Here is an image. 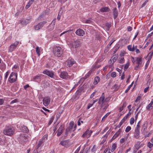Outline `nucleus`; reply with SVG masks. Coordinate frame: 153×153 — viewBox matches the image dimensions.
<instances>
[{
    "label": "nucleus",
    "instance_id": "46",
    "mask_svg": "<svg viewBox=\"0 0 153 153\" xmlns=\"http://www.w3.org/2000/svg\"><path fill=\"white\" fill-rule=\"evenodd\" d=\"M131 129V128L130 126H128L125 129V132L127 133Z\"/></svg>",
    "mask_w": 153,
    "mask_h": 153
},
{
    "label": "nucleus",
    "instance_id": "5",
    "mask_svg": "<svg viewBox=\"0 0 153 153\" xmlns=\"http://www.w3.org/2000/svg\"><path fill=\"white\" fill-rule=\"evenodd\" d=\"M42 73L51 78H54V72L52 71H49L48 69H45L44 71Z\"/></svg>",
    "mask_w": 153,
    "mask_h": 153
},
{
    "label": "nucleus",
    "instance_id": "38",
    "mask_svg": "<svg viewBox=\"0 0 153 153\" xmlns=\"http://www.w3.org/2000/svg\"><path fill=\"white\" fill-rule=\"evenodd\" d=\"M74 125V122L73 121L69 123V128L72 130L73 127Z\"/></svg>",
    "mask_w": 153,
    "mask_h": 153
},
{
    "label": "nucleus",
    "instance_id": "26",
    "mask_svg": "<svg viewBox=\"0 0 153 153\" xmlns=\"http://www.w3.org/2000/svg\"><path fill=\"white\" fill-rule=\"evenodd\" d=\"M136 61V63L137 64H138L139 65H142V62L141 61V58H137Z\"/></svg>",
    "mask_w": 153,
    "mask_h": 153
},
{
    "label": "nucleus",
    "instance_id": "25",
    "mask_svg": "<svg viewBox=\"0 0 153 153\" xmlns=\"http://www.w3.org/2000/svg\"><path fill=\"white\" fill-rule=\"evenodd\" d=\"M80 42L79 40H77L75 41L74 42L75 48H76L79 47L80 45Z\"/></svg>",
    "mask_w": 153,
    "mask_h": 153
},
{
    "label": "nucleus",
    "instance_id": "39",
    "mask_svg": "<svg viewBox=\"0 0 153 153\" xmlns=\"http://www.w3.org/2000/svg\"><path fill=\"white\" fill-rule=\"evenodd\" d=\"M131 111H129L128 114L124 117V119H126V120L129 117V116L131 115Z\"/></svg>",
    "mask_w": 153,
    "mask_h": 153
},
{
    "label": "nucleus",
    "instance_id": "36",
    "mask_svg": "<svg viewBox=\"0 0 153 153\" xmlns=\"http://www.w3.org/2000/svg\"><path fill=\"white\" fill-rule=\"evenodd\" d=\"M118 61L119 63L121 64L123 63L124 62L123 57H122L119 58L118 59Z\"/></svg>",
    "mask_w": 153,
    "mask_h": 153
},
{
    "label": "nucleus",
    "instance_id": "21",
    "mask_svg": "<svg viewBox=\"0 0 153 153\" xmlns=\"http://www.w3.org/2000/svg\"><path fill=\"white\" fill-rule=\"evenodd\" d=\"M68 144V140H65L61 141L59 143V144L62 146H67Z\"/></svg>",
    "mask_w": 153,
    "mask_h": 153
},
{
    "label": "nucleus",
    "instance_id": "2",
    "mask_svg": "<svg viewBox=\"0 0 153 153\" xmlns=\"http://www.w3.org/2000/svg\"><path fill=\"white\" fill-rule=\"evenodd\" d=\"M140 122L137 123L136 127L135 128L134 131L133 133L134 137L136 139H138L140 137V126L139 124Z\"/></svg>",
    "mask_w": 153,
    "mask_h": 153
},
{
    "label": "nucleus",
    "instance_id": "20",
    "mask_svg": "<svg viewBox=\"0 0 153 153\" xmlns=\"http://www.w3.org/2000/svg\"><path fill=\"white\" fill-rule=\"evenodd\" d=\"M127 105V103L126 102L124 101L123 102V104L122 105H121L120 107L119 108V112H121L123 109L126 107V105Z\"/></svg>",
    "mask_w": 153,
    "mask_h": 153
},
{
    "label": "nucleus",
    "instance_id": "61",
    "mask_svg": "<svg viewBox=\"0 0 153 153\" xmlns=\"http://www.w3.org/2000/svg\"><path fill=\"white\" fill-rule=\"evenodd\" d=\"M149 87H147L145 88L144 90V93H146L149 90Z\"/></svg>",
    "mask_w": 153,
    "mask_h": 153
},
{
    "label": "nucleus",
    "instance_id": "11",
    "mask_svg": "<svg viewBox=\"0 0 153 153\" xmlns=\"http://www.w3.org/2000/svg\"><path fill=\"white\" fill-rule=\"evenodd\" d=\"M46 21H43L39 22L36 25H35L34 26L35 29H41L42 28L44 25L46 23Z\"/></svg>",
    "mask_w": 153,
    "mask_h": 153
},
{
    "label": "nucleus",
    "instance_id": "32",
    "mask_svg": "<svg viewBox=\"0 0 153 153\" xmlns=\"http://www.w3.org/2000/svg\"><path fill=\"white\" fill-rule=\"evenodd\" d=\"M135 147L137 150L141 147V145L140 143L138 142L135 145Z\"/></svg>",
    "mask_w": 153,
    "mask_h": 153
},
{
    "label": "nucleus",
    "instance_id": "53",
    "mask_svg": "<svg viewBox=\"0 0 153 153\" xmlns=\"http://www.w3.org/2000/svg\"><path fill=\"white\" fill-rule=\"evenodd\" d=\"M150 61H149V60H148L146 62V63L145 65V69H146L147 68L149 64Z\"/></svg>",
    "mask_w": 153,
    "mask_h": 153
},
{
    "label": "nucleus",
    "instance_id": "17",
    "mask_svg": "<svg viewBox=\"0 0 153 153\" xmlns=\"http://www.w3.org/2000/svg\"><path fill=\"white\" fill-rule=\"evenodd\" d=\"M114 19L116 18L118 16V12L116 7L114 8L112 10Z\"/></svg>",
    "mask_w": 153,
    "mask_h": 153
},
{
    "label": "nucleus",
    "instance_id": "1",
    "mask_svg": "<svg viewBox=\"0 0 153 153\" xmlns=\"http://www.w3.org/2000/svg\"><path fill=\"white\" fill-rule=\"evenodd\" d=\"M14 129L12 126H6L4 130V133L5 135L11 136L14 134Z\"/></svg>",
    "mask_w": 153,
    "mask_h": 153
},
{
    "label": "nucleus",
    "instance_id": "6",
    "mask_svg": "<svg viewBox=\"0 0 153 153\" xmlns=\"http://www.w3.org/2000/svg\"><path fill=\"white\" fill-rule=\"evenodd\" d=\"M18 140L20 143L24 144L27 140V137L25 134H21L18 137Z\"/></svg>",
    "mask_w": 153,
    "mask_h": 153
},
{
    "label": "nucleus",
    "instance_id": "64",
    "mask_svg": "<svg viewBox=\"0 0 153 153\" xmlns=\"http://www.w3.org/2000/svg\"><path fill=\"white\" fill-rule=\"evenodd\" d=\"M93 105V104H89V105L87 107V109H89L91 107H92Z\"/></svg>",
    "mask_w": 153,
    "mask_h": 153
},
{
    "label": "nucleus",
    "instance_id": "35",
    "mask_svg": "<svg viewBox=\"0 0 153 153\" xmlns=\"http://www.w3.org/2000/svg\"><path fill=\"white\" fill-rule=\"evenodd\" d=\"M85 22L87 24H91L92 23V21L91 19H85Z\"/></svg>",
    "mask_w": 153,
    "mask_h": 153
},
{
    "label": "nucleus",
    "instance_id": "55",
    "mask_svg": "<svg viewBox=\"0 0 153 153\" xmlns=\"http://www.w3.org/2000/svg\"><path fill=\"white\" fill-rule=\"evenodd\" d=\"M129 65V64L128 63H126V64L124 66V70H125L126 69H127L128 68V67Z\"/></svg>",
    "mask_w": 153,
    "mask_h": 153
},
{
    "label": "nucleus",
    "instance_id": "12",
    "mask_svg": "<svg viewBox=\"0 0 153 153\" xmlns=\"http://www.w3.org/2000/svg\"><path fill=\"white\" fill-rule=\"evenodd\" d=\"M67 65L68 67L71 66L74 64L75 63V62L74 59H69L67 60Z\"/></svg>",
    "mask_w": 153,
    "mask_h": 153
},
{
    "label": "nucleus",
    "instance_id": "16",
    "mask_svg": "<svg viewBox=\"0 0 153 153\" xmlns=\"http://www.w3.org/2000/svg\"><path fill=\"white\" fill-rule=\"evenodd\" d=\"M64 126L62 125H61L59 127V128L57 130V135L58 136H60L62 133V131L63 129Z\"/></svg>",
    "mask_w": 153,
    "mask_h": 153
},
{
    "label": "nucleus",
    "instance_id": "43",
    "mask_svg": "<svg viewBox=\"0 0 153 153\" xmlns=\"http://www.w3.org/2000/svg\"><path fill=\"white\" fill-rule=\"evenodd\" d=\"M127 48L128 50L130 51L133 52L134 51V50L132 49V45H129L127 46Z\"/></svg>",
    "mask_w": 153,
    "mask_h": 153
},
{
    "label": "nucleus",
    "instance_id": "23",
    "mask_svg": "<svg viewBox=\"0 0 153 153\" xmlns=\"http://www.w3.org/2000/svg\"><path fill=\"white\" fill-rule=\"evenodd\" d=\"M34 1V0H29L27 4L25 6V8L26 9L29 8L30 5L33 4Z\"/></svg>",
    "mask_w": 153,
    "mask_h": 153
},
{
    "label": "nucleus",
    "instance_id": "60",
    "mask_svg": "<svg viewBox=\"0 0 153 153\" xmlns=\"http://www.w3.org/2000/svg\"><path fill=\"white\" fill-rule=\"evenodd\" d=\"M109 114L108 113L106 114L102 118V120H105V119L108 116Z\"/></svg>",
    "mask_w": 153,
    "mask_h": 153
},
{
    "label": "nucleus",
    "instance_id": "24",
    "mask_svg": "<svg viewBox=\"0 0 153 153\" xmlns=\"http://www.w3.org/2000/svg\"><path fill=\"white\" fill-rule=\"evenodd\" d=\"M100 80V79L99 77L98 76L96 77L94 79V81L93 82L94 84L95 85H97L98 82H99Z\"/></svg>",
    "mask_w": 153,
    "mask_h": 153
},
{
    "label": "nucleus",
    "instance_id": "19",
    "mask_svg": "<svg viewBox=\"0 0 153 153\" xmlns=\"http://www.w3.org/2000/svg\"><path fill=\"white\" fill-rule=\"evenodd\" d=\"M153 104V101H152L146 107L147 110L150 111L152 108V105Z\"/></svg>",
    "mask_w": 153,
    "mask_h": 153
},
{
    "label": "nucleus",
    "instance_id": "45",
    "mask_svg": "<svg viewBox=\"0 0 153 153\" xmlns=\"http://www.w3.org/2000/svg\"><path fill=\"white\" fill-rule=\"evenodd\" d=\"M73 130H71L68 127L66 128V130L65 134L67 135L68 134L69 132H71Z\"/></svg>",
    "mask_w": 153,
    "mask_h": 153
},
{
    "label": "nucleus",
    "instance_id": "10",
    "mask_svg": "<svg viewBox=\"0 0 153 153\" xmlns=\"http://www.w3.org/2000/svg\"><path fill=\"white\" fill-rule=\"evenodd\" d=\"M92 133V131L88 129L82 135V137L83 138L88 137V138H89L90 137Z\"/></svg>",
    "mask_w": 153,
    "mask_h": 153
},
{
    "label": "nucleus",
    "instance_id": "14",
    "mask_svg": "<svg viewBox=\"0 0 153 153\" xmlns=\"http://www.w3.org/2000/svg\"><path fill=\"white\" fill-rule=\"evenodd\" d=\"M60 76L62 78L65 79L68 77V74L67 72L63 71L61 72Z\"/></svg>",
    "mask_w": 153,
    "mask_h": 153
},
{
    "label": "nucleus",
    "instance_id": "7",
    "mask_svg": "<svg viewBox=\"0 0 153 153\" xmlns=\"http://www.w3.org/2000/svg\"><path fill=\"white\" fill-rule=\"evenodd\" d=\"M19 43V41H16L14 43L12 44L10 46L8 52H11L13 51L14 49L16 48Z\"/></svg>",
    "mask_w": 153,
    "mask_h": 153
},
{
    "label": "nucleus",
    "instance_id": "52",
    "mask_svg": "<svg viewBox=\"0 0 153 153\" xmlns=\"http://www.w3.org/2000/svg\"><path fill=\"white\" fill-rule=\"evenodd\" d=\"M142 66V65H139L138 64H137V65L135 66L134 68V69L135 70H137L139 68L141 67Z\"/></svg>",
    "mask_w": 153,
    "mask_h": 153
},
{
    "label": "nucleus",
    "instance_id": "59",
    "mask_svg": "<svg viewBox=\"0 0 153 153\" xmlns=\"http://www.w3.org/2000/svg\"><path fill=\"white\" fill-rule=\"evenodd\" d=\"M9 74V72L8 71H7L5 74V77H4V78L5 79H6L7 78Z\"/></svg>",
    "mask_w": 153,
    "mask_h": 153
},
{
    "label": "nucleus",
    "instance_id": "22",
    "mask_svg": "<svg viewBox=\"0 0 153 153\" xmlns=\"http://www.w3.org/2000/svg\"><path fill=\"white\" fill-rule=\"evenodd\" d=\"M21 129L22 132L24 133H27L29 132V130L27 127L24 126H22Z\"/></svg>",
    "mask_w": 153,
    "mask_h": 153
},
{
    "label": "nucleus",
    "instance_id": "8",
    "mask_svg": "<svg viewBox=\"0 0 153 153\" xmlns=\"http://www.w3.org/2000/svg\"><path fill=\"white\" fill-rule=\"evenodd\" d=\"M105 101V96L104 95V93H103L101 96L99 98L98 102L99 104L100 105L101 108L103 106V104Z\"/></svg>",
    "mask_w": 153,
    "mask_h": 153
},
{
    "label": "nucleus",
    "instance_id": "33",
    "mask_svg": "<svg viewBox=\"0 0 153 153\" xmlns=\"http://www.w3.org/2000/svg\"><path fill=\"white\" fill-rule=\"evenodd\" d=\"M116 144L114 143L112 145L111 151L112 152H113L116 148Z\"/></svg>",
    "mask_w": 153,
    "mask_h": 153
},
{
    "label": "nucleus",
    "instance_id": "49",
    "mask_svg": "<svg viewBox=\"0 0 153 153\" xmlns=\"http://www.w3.org/2000/svg\"><path fill=\"white\" fill-rule=\"evenodd\" d=\"M19 101L17 99H15V100H12V101L11 102H10V104H12L13 103L17 102Z\"/></svg>",
    "mask_w": 153,
    "mask_h": 153
},
{
    "label": "nucleus",
    "instance_id": "15",
    "mask_svg": "<svg viewBox=\"0 0 153 153\" xmlns=\"http://www.w3.org/2000/svg\"><path fill=\"white\" fill-rule=\"evenodd\" d=\"M121 131V129H119L118 131L112 137L111 140H112L115 139L119 136L120 135V133Z\"/></svg>",
    "mask_w": 153,
    "mask_h": 153
},
{
    "label": "nucleus",
    "instance_id": "58",
    "mask_svg": "<svg viewBox=\"0 0 153 153\" xmlns=\"http://www.w3.org/2000/svg\"><path fill=\"white\" fill-rule=\"evenodd\" d=\"M97 66L96 64L94 65L92 67V70H93L94 69L97 68Z\"/></svg>",
    "mask_w": 153,
    "mask_h": 153
},
{
    "label": "nucleus",
    "instance_id": "3",
    "mask_svg": "<svg viewBox=\"0 0 153 153\" xmlns=\"http://www.w3.org/2000/svg\"><path fill=\"white\" fill-rule=\"evenodd\" d=\"M63 51L60 47L56 46L54 48L53 51V53L54 56L60 57Z\"/></svg>",
    "mask_w": 153,
    "mask_h": 153
},
{
    "label": "nucleus",
    "instance_id": "56",
    "mask_svg": "<svg viewBox=\"0 0 153 153\" xmlns=\"http://www.w3.org/2000/svg\"><path fill=\"white\" fill-rule=\"evenodd\" d=\"M125 141V139L124 138H121L120 140V143L121 144L123 143Z\"/></svg>",
    "mask_w": 153,
    "mask_h": 153
},
{
    "label": "nucleus",
    "instance_id": "4",
    "mask_svg": "<svg viewBox=\"0 0 153 153\" xmlns=\"http://www.w3.org/2000/svg\"><path fill=\"white\" fill-rule=\"evenodd\" d=\"M17 78L16 73L13 72L11 73L9 78V81L10 82L13 83L15 82Z\"/></svg>",
    "mask_w": 153,
    "mask_h": 153
},
{
    "label": "nucleus",
    "instance_id": "41",
    "mask_svg": "<svg viewBox=\"0 0 153 153\" xmlns=\"http://www.w3.org/2000/svg\"><path fill=\"white\" fill-rule=\"evenodd\" d=\"M153 52H150L149 53L148 55V60H149V61L151 60V58H152V56L153 55Z\"/></svg>",
    "mask_w": 153,
    "mask_h": 153
},
{
    "label": "nucleus",
    "instance_id": "9",
    "mask_svg": "<svg viewBox=\"0 0 153 153\" xmlns=\"http://www.w3.org/2000/svg\"><path fill=\"white\" fill-rule=\"evenodd\" d=\"M50 99L49 97H45L43 100V102L44 105L45 106H48L50 102Z\"/></svg>",
    "mask_w": 153,
    "mask_h": 153
},
{
    "label": "nucleus",
    "instance_id": "30",
    "mask_svg": "<svg viewBox=\"0 0 153 153\" xmlns=\"http://www.w3.org/2000/svg\"><path fill=\"white\" fill-rule=\"evenodd\" d=\"M33 79L35 81L38 82L40 81V76H36L34 77Z\"/></svg>",
    "mask_w": 153,
    "mask_h": 153
},
{
    "label": "nucleus",
    "instance_id": "54",
    "mask_svg": "<svg viewBox=\"0 0 153 153\" xmlns=\"http://www.w3.org/2000/svg\"><path fill=\"white\" fill-rule=\"evenodd\" d=\"M111 76L112 77H115L116 76V72H113L111 73Z\"/></svg>",
    "mask_w": 153,
    "mask_h": 153
},
{
    "label": "nucleus",
    "instance_id": "50",
    "mask_svg": "<svg viewBox=\"0 0 153 153\" xmlns=\"http://www.w3.org/2000/svg\"><path fill=\"white\" fill-rule=\"evenodd\" d=\"M134 122V118L132 117L130 120V124L131 125L133 124Z\"/></svg>",
    "mask_w": 153,
    "mask_h": 153
},
{
    "label": "nucleus",
    "instance_id": "28",
    "mask_svg": "<svg viewBox=\"0 0 153 153\" xmlns=\"http://www.w3.org/2000/svg\"><path fill=\"white\" fill-rule=\"evenodd\" d=\"M118 55L117 54H115L112 57L113 62L112 64H113L116 61L118 58Z\"/></svg>",
    "mask_w": 153,
    "mask_h": 153
},
{
    "label": "nucleus",
    "instance_id": "51",
    "mask_svg": "<svg viewBox=\"0 0 153 153\" xmlns=\"http://www.w3.org/2000/svg\"><path fill=\"white\" fill-rule=\"evenodd\" d=\"M64 9V7L61 8L60 9V10L59 13V14L61 15L62 14V13L63 12Z\"/></svg>",
    "mask_w": 153,
    "mask_h": 153
},
{
    "label": "nucleus",
    "instance_id": "48",
    "mask_svg": "<svg viewBox=\"0 0 153 153\" xmlns=\"http://www.w3.org/2000/svg\"><path fill=\"white\" fill-rule=\"evenodd\" d=\"M93 71V70H92V69H91L88 72L85 76H86V78H87V77L91 75Z\"/></svg>",
    "mask_w": 153,
    "mask_h": 153
},
{
    "label": "nucleus",
    "instance_id": "47",
    "mask_svg": "<svg viewBox=\"0 0 153 153\" xmlns=\"http://www.w3.org/2000/svg\"><path fill=\"white\" fill-rule=\"evenodd\" d=\"M111 23H107L105 24V26L108 28H109L111 26Z\"/></svg>",
    "mask_w": 153,
    "mask_h": 153
},
{
    "label": "nucleus",
    "instance_id": "13",
    "mask_svg": "<svg viewBox=\"0 0 153 153\" xmlns=\"http://www.w3.org/2000/svg\"><path fill=\"white\" fill-rule=\"evenodd\" d=\"M76 33L77 35L82 36L85 34V32L83 29H77Z\"/></svg>",
    "mask_w": 153,
    "mask_h": 153
},
{
    "label": "nucleus",
    "instance_id": "18",
    "mask_svg": "<svg viewBox=\"0 0 153 153\" xmlns=\"http://www.w3.org/2000/svg\"><path fill=\"white\" fill-rule=\"evenodd\" d=\"M30 19L31 18H30L29 19H23L21 22V23L22 25H26L27 23H29L30 22Z\"/></svg>",
    "mask_w": 153,
    "mask_h": 153
},
{
    "label": "nucleus",
    "instance_id": "29",
    "mask_svg": "<svg viewBox=\"0 0 153 153\" xmlns=\"http://www.w3.org/2000/svg\"><path fill=\"white\" fill-rule=\"evenodd\" d=\"M109 8L108 7H103L100 10L101 12H108L109 11Z\"/></svg>",
    "mask_w": 153,
    "mask_h": 153
},
{
    "label": "nucleus",
    "instance_id": "44",
    "mask_svg": "<svg viewBox=\"0 0 153 153\" xmlns=\"http://www.w3.org/2000/svg\"><path fill=\"white\" fill-rule=\"evenodd\" d=\"M147 146L149 148H151L153 146V143L149 142L147 143Z\"/></svg>",
    "mask_w": 153,
    "mask_h": 153
},
{
    "label": "nucleus",
    "instance_id": "62",
    "mask_svg": "<svg viewBox=\"0 0 153 153\" xmlns=\"http://www.w3.org/2000/svg\"><path fill=\"white\" fill-rule=\"evenodd\" d=\"M96 146H93L92 149H91V151L92 152H94L96 151Z\"/></svg>",
    "mask_w": 153,
    "mask_h": 153
},
{
    "label": "nucleus",
    "instance_id": "40",
    "mask_svg": "<svg viewBox=\"0 0 153 153\" xmlns=\"http://www.w3.org/2000/svg\"><path fill=\"white\" fill-rule=\"evenodd\" d=\"M40 48H39L38 47H37L36 48V52L39 56L40 54Z\"/></svg>",
    "mask_w": 153,
    "mask_h": 153
},
{
    "label": "nucleus",
    "instance_id": "34",
    "mask_svg": "<svg viewBox=\"0 0 153 153\" xmlns=\"http://www.w3.org/2000/svg\"><path fill=\"white\" fill-rule=\"evenodd\" d=\"M126 120V119H124V118H123L122 120L119 123V124L118 125V127L120 128L123 123Z\"/></svg>",
    "mask_w": 153,
    "mask_h": 153
},
{
    "label": "nucleus",
    "instance_id": "63",
    "mask_svg": "<svg viewBox=\"0 0 153 153\" xmlns=\"http://www.w3.org/2000/svg\"><path fill=\"white\" fill-rule=\"evenodd\" d=\"M57 124L56 125H55L53 127V130L54 131V132H55V131L57 129Z\"/></svg>",
    "mask_w": 153,
    "mask_h": 153
},
{
    "label": "nucleus",
    "instance_id": "42",
    "mask_svg": "<svg viewBox=\"0 0 153 153\" xmlns=\"http://www.w3.org/2000/svg\"><path fill=\"white\" fill-rule=\"evenodd\" d=\"M141 98V97H140V96H138L136 99V100L135 101V103H134V105H137V104H136V103L137 104H138V103H139V100H140Z\"/></svg>",
    "mask_w": 153,
    "mask_h": 153
},
{
    "label": "nucleus",
    "instance_id": "27",
    "mask_svg": "<svg viewBox=\"0 0 153 153\" xmlns=\"http://www.w3.org/2000/svg\"><path fill=\"white\" fill-rule=\"evenodd\" d=\"M120 88V86L118 85L115 84L114 86H113L111 89H114L115 91H117Z\"/></svg>",
    "mask_w": 153,
    "mask_h": 153
},
{
    "label": "nucleus",
    "instance_id": "31",
    "mask_svg": "<svg viewBox=\"0 0 153 153\" xmlns=\"http://www.w3.org/2000/svg\"><path fill=\"white\" fill-rule=\"evenodd\" d=\"M44 143V142H43L42 141V140H40L38 142L37 145L36 146V149H38Z\"/></svg>",
    "mask_w": 153,
    "mask_h": 153
},
{
    "label": "nucleus",
    "instance_id": "37",
    "mask_svg": "<svg viewBox=\"0 0 153 153\" xmlns=\"http://www.w3.org/2000/svg\"><path fill=\"white\" fill-rule=\"evenodd\" d=\"M48 137V135L47 134H45L44 135L43 137L42 138L41 140H42L43 142H44L45 141V140H47V138Z\"/></svg>",
    "mask_w": 153,
    "mask_h": 153
},
{
    "label": "nucleus",
    "instance_id": "57",
    "mask_svg": "<svg viewBox=\"0 0 153 153\" xmlns=\"http://www.w3.org/2000/svg\"><path fill=\"white\" fill-rule=\"evenodd\" d=\"M131 88V85H129L127 89L125 90V93H126L128 92V91L130 89V88Z\"/></svg>",
    "mask_w": 153,
    "mask_h": 153
}]
</instances>
